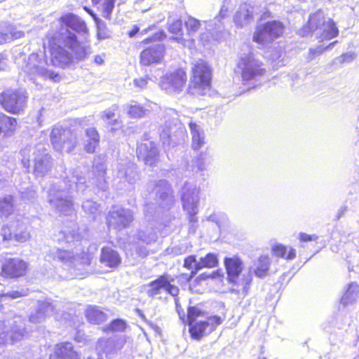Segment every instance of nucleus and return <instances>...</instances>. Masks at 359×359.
<instances>
[{
	"instance_id": "f257e3e1",
	"label": "nucleus",
	"mask_w": 359,
	"mask_h": 359,
	"mask_svg": "<svg viewBox=\"0 0 359 359\" xmlns=\"http://www.w3.org/2000/svg\"><path fill=\"white\" fill-rule=\"evenodd\" d=\"M56 26L60 27L59 30L49 32L43 41L44 48L50 50L53 65L65 68L90 54V48L79 43L75 34L69 29L77 33L87 32L86 23L79 17L67 13L60 17Z\"/></svg>"
},
{
	"instance_id": "f03ea898",
	"label": "nucleus",
	"mask_w": 359,
	"mask_h": 359,
	"mask_svg": "<svg viewBox=\"0 0 359 359\" xmlns=\"http://www.w3.org/2000/svg\"><path fill=\"white\" fill-rule=\"evenodd\" d=\"M86 179L80 170H76L70 180L60 181L48 191V201L57 212L69 215L74 212L72 194L74 191H83L86 187Z\"/></svg>"
},
{
	"instance_id": "7ed1b4c3",
	"label": "nucleus",
	"mask_w": 359,
	"mask_h": 359,
	"mask_svg": "<svg viewBox=\"0 0 359 359\" xmlns=\"http://www.w3.org/2000/svg\"><path fill=\"white\" fill-rule=\"evenodd\" d=\"M15 62L27 79L34 83L40 79L53 82L61 80L60 75L50 69L44 53H33L29 55L20 53L15 57Z\"/></svg>"
},
{
	"instance_id": "20e7f679",
	"label": "nucleus",
	"mask_w": 359,
	"mask_h": 359,
	"mask_svg": "<svg viewBox=\"0 0 359 359\" xmlns=\"http://www.w3.org/2000/svg\"><path fill=\"white\" fill-rule=\"evenodd\" d=\"M316 32V36L320 41L332 39L339 34V30L334 22L326 17L322 10L310 15L307 24L299 30V34L307 36Z\"/></svg>"
},
{
	"instance_id": "39448f33",
	"label": "nucleus",
	"mask_w": 359,
	"mask_h": 359,
	"mask_svg": "<svg viewBox=\"0 0 359 359\" xmlns=\"http://www.w3.org/2000/svg\"><path fill=\"white\" fill-rule=\"evenodd\" d=\"M22 164L29 169L30 161L34 163L33 172L36 177H43L48 173L52 167L51 157L43 144L34 147H27L20 151Z\"/></svg>"
},
{
	"instance_id": "423d86ee",
	"label": "nucleus",
	"mask_w": 359,
	"mask_h": 359,
	"mask_svg": "<svg viewBox=\"0 0 359 359\" xmlns=\"http://www.w3.org/2000/svg\"><path fill=\"white\" fill-rule=\"evenodd\" d=\"M224 264L227 274V280L232 285L231 290L246 295L252 281V269H250L246 276L243 275L241 277L244 264L242 259L236 255L225 257Z\"/></svg>"
},
{
	"instance_id": "0eeeda50",
	"label": "nucleus",
	"mask_w": 359,
	"mask_h": 359,
	"mask_svg": "<svg viewBox=\"0 0 359 359\" xmlns=\"http://www.w3.org/2000/svg\"><path fill=\"white\" fill-rule=\"evenodd\" d=\"M237 67L241 71L243 82L244 83L250 82L252 87L255 86V83L259 81L266 73L262 62L250 51L240 55Z\"/></svg>"
},
{
	"instance_id": "6e6552de",
	"label": "nucleus",
	"mask_w": 359,
	"mask_h": 359,
	"mask_svg": "<svg viewBox=\"0 0 359 359\" xmlns=\"http://www.w3.org/2000/svg\"><path fill=\"white\" fill-rule=\"evenodd\" d=\"M211 82V69L203 60L196 62L192 68V76L189 84V93L201 96L210 90Z\"/></svg>"
},
{
	"instance_id": "1a4fd4ad",
	"label": "nucleus",
	"mask_w": 359,
	"mask_h": 359,
	"mask_svg": "<svg viewBox=\"0 0 359 359\" xmlns=\"http://www.w3.org/2000/svg\"><path fill=\"white\" fill-rule=\"evenodd\" d=\"M26 332L24 320L20 317L0 320V345L18 342L23 339Z\"/></svg>"
},
{
	"instance_id": "9d476101",
	"label": "nucleus",
	"mask_w": 359,
	"mask_h": 359,
	"mask_svg": "<svg viewBox=\"0 0 359 359\" xmlns=\"http://www.w3.org/2000/svg\"><path fill=\"white\" fill-rule=\"evenodd\" d=\"M53 148L60 152L70 153L78 143L76 133L60 126H55L50 135Z\"/></svg>"
},
{
	"instance_id": "9b49d317",
	"label": "nucleus",
	"mask_w": 359,
	"mask_h": 359,
	"mask_svg": "<svg viewBox=\"0 0 359 359\" xmlns=\"http://www.w3.org/2000/svg\"><path fill=\"white\" fill-rule=\"evenodd\" d=\"M27 93L22 89H9L1 94L0 102L4 109L12 114H19L27 107Z\"/></svg>"
},
{
	"instance_id": "f8f14e48",
	"label": "nucleus",
	"mask_w": 359,
	"mask_h": 359,
	"mask_svg": "<svg viewBox=\"0 0 359 359\" xmlns=\"http://www.w3.org/2000/svg\"><path fill=\"white\" fill-rule=\"evenodd\" d=\"M283 24L278 20H273L257 26L252 39L259 44L271 43L283 32Z\"/></svg>"
},
{
	"instance_id": "ddd939ff",
	"label": "nucleus",
	"mask_w": 359,
	"mask_h": 359,
	"mask_svg": "<svg viewBox=\"0 0 359 359\" xmlns=\"http://www.w3.org/2000/svg\"><path fill=\"white\" fill-rule=\"evenodd\" d=\"M200 189L191 183L186 182L182 187L181 198L184 210L189 215L191 222H196Z\"/></svg>"
},
{
	"instance_id": "4468645a",
	"label": "nucleus",
	"mask_w": 359,
	"mask_h": 359,
	"mask_svg": "<svg viewBox=\"0 0 359 359\" xmlns=\"http://www.w3.org/2000/svg\"><path fill=\"white\" fill-rule=\"evenodd\" d=\"M139 180V174L135 163L129 161L119 162L116 168L114 181L120 189H129Z\"/></svg>"
},
{
	"instance_id": "2eb2a0df",
	"label": "nucleus",
	"mask_w": 359,
	"mask_h": 359,
	"mask_svg": "<svg viewBox=\"0 0 359 359\" xmlns=\"http://www.w3.org/2000/svg\"><path fill=\"white\" fill-rule=\"evenodd\" d=\"M187 83V74L182 69L168 72L160 81L162 90L170 94H179L184 90Z\"/></svg>"
},
{
	"instance_id": "dca6fc26",
	"label": "nucleus",
	"mask_w": 359,
	"mask_h": 359,
	"mask_svg": "<svg viewBox=\"0 0 359 359\" xmlns=\"http://www.w3.org/2000/svg\"><path fill=\"white\" fill-rule=\"evenodd\" d=\"M48 260L53 259L60 262L69 266H76V264H89L90 258L88 254L83 252L80 255H73L68 250H62L57 248H53L49 250L46 255Z\"/></svg>"
},
{
	"instance_id": "f3484780",
	"label": "nucleus",
	"mask_w": 359,
	"mask_h": 359,
	"mask_svg": "<svg viewBox=\"0 0 359 359\" xmlns=\"http://www.w3.org/2000/svg\"><path fill=\"white\" fill-rule=\"evenodd\" d=\"M1 235L3 241L14 238L15 241L20 243H24L30 238L27 223L18 219L12 221L9 224L4 226L1 229Z\"/></svg>"
},
{
	"instance_id": "a211bd4d",
	"label": "nucleus",
	"mask_w": 359,
	"mask_h": 359,
	"mask_svg": "<svg viewBox=\"0 0 359 359\" xmlns=\"http://www.w3.org/2000/svg\"><path fill=\"white\" fill-rule=\"evenodd\" d=\"M133 221L132 211L124 208L112 210L107 217L108 227L118 231L127 228Z\"/></svg>"
},
{
	"instance_id": "6ab92c4d",
	"label": "nucleus",
	"mask_w": 359,
	"mask_h": 359,
	"mask_svg": "<svg viewBox=\"0 0 359 359\" xmlns=\"http://www.w3.org/2000/svg\"><path fill=\"white\" fill-rule=\"evenodd\" d=\"M172 281H173V280H170L168 276H161L157 279L148 284V289L147 290V295L149 297L154 298L163 290L170 295L176 297L179 293V288L172 284Z\"/></svg>"
},
{
	"instance_id": "aec40b11",
	"label": "nucleus",
	"mask_w": 359,
	"mask_h": 359,
	"mask_svg": "<svg viewBox=\"0 0 359 359\" xmlns=\"http://www.w3.org/2000/svg\"><path fill=\"white\" fill-rule=\"evenodd\" d=\"M219 316H211L206 320L193 322L189 324V332L193 339H200L204 335L211 333L215 328L222 323Z\"/></svg>"
},
{
	"instance_id": "412c9836",
	"label": "nucleus",
	"mask_w": 359,
	"mask_h": 359,
	"mask_svg": "<svg viewBox=\"0 0 359 359\" xmlns=\"http://www.w3.org/2000/svg\"><path fill=\"white\" fill-rule=\"evenodd\" d=\"M158 149L154 142L148 141L140 144L137 148V156L145 164L152 165L158 159Z\"/></svg>"
},
{
	"instance_id": "4be33fe9",
	"label": "nucleus",
	"mask_w": 359,
	"mask_h": 359,
	"mask_svg": "<svg viewBox=\"0 0 359 359\" xmlns=\"http://www.w3.org/2000/svg\"><path fill=\"white\" fill-rule=\"evenodd\" d=\"M164 50V46L161 43L144 50L140 54V63L142 65L149 66L153 63L161 62L163 57Z\"/></svg>"
},
{
	"instance_id": "5701e85b",
	"label": "nucleus",
	"mask_w": 359,
	"mask_h": 359,
	"mask_svg": "<svg viewBox=\"0 0 359 359\" xmlns=\"http://www.w3.org/2000/svg\"><path fill=\"white\" fill-rule=\"evenodd\" d=\"M26 269L27 264L24 261L11 259L2 266L1 273L6 277L18 278L25 275Z\"/></svg>"
},
{
	"instance_id": "b1692460",
	"label": "nucleus",
	"mask_w": 359,
	"mask_h": 359,
	"mask_svg": "<svg viewBox=\"0 0 359 359\" xmlns=\"http://www.w3.org/2000/svg\"><path fill=\"white\" fill-rule=\"evenodd\" d=\"M227 13V8L223 6L220 9L219 15L215 17L213 20L207 22L206 29L215 40H219L224 32L223 20L226 17Z\"/></svg>"
},
{
	"instance_id": "393cba45",
	"label": "nucleus",
	"mask_w": 359,
	"mask_h": 359,
	"mask_svg": "<svg viewBox=\"0 0 359 359\" xmlns=\"http://www.w3.org/2000/svg\"><path fill=\"white\" fill-rule=\"evenodd\" d=\"M106 165L104 160L98 156L95 158L92 168V184H95L99 189L105 190L106 184Z\"/></svg>"
},
{
	"instance_id": "a878e982",
	"label": "nucleus",
	"mask_w": 359,
	"mask_h": 359,
	"mask_svg": "<svg viewBox=\"0 0 359 359\" xmlns=\"http://www.w3.org/2000/svg\"><path fill=\"white\" fill-rule=\"evenodd\" d=\"M149 188H151L152 192L162 201L167 203L172 201L171 187L166 180H161L151 182L149 184Z\"/></svg>"
},
{
	"instance_id": "bb28decb",
	"label": "nucleus",
	"mask_w": 359,
	"mask_h": 359,
	"mask_svg": "<svg viewBox=\"0 0 359 359\" xmlns=\"http://www.w3.org/2000/svg\"><path fill=\"white\" fill-rule=\"evenodd\" d=\"M180 124L177 118H173L169 124H168L167 122L165 123L164 128L160 133L161 140L163 145L168 147H174L176 145L177 138L174 132L172 133V130H173L174 128H179L177 126Z\"/></svg>"
},
{
	"instance_id": "cd10ccee",
	"label": "nucleus",
	"mask_w": 359,
	"mask_h": 359,
	"mask_svg": "<svg viewBox=\"0 0 359 359\" xmlns=\"http://www.w3.org/2000/svg\"><path fill=\"white\" fill-rule=\"evenodd\" d=\"M50 359H80L79 355L73 349L71 343H61L55 348L54 353L50 355Z\"/></svg>"
},
{
	"instance_id": "c85d7f7f",
	"label": "nucleus",
	"mask_w": 359,
	"mask_h": 359,
	"mask_svg": "<svg viewBox=\"0 0 359 359\" xmlns=\"http://www.w3.org/2000/svg\"><path fill=\"white\" fill-rule=\"evenodd\" d=\"M252 20V8L247 4L241 5L233 18L235 25L238 27H243L251 23Z\"/></svg>"
},
{
	"instance_id": "c756f323",
	"label": "nucleus",
	"mask_w": 359,
	"mask_h": 359,
	"mask_svg": "<svg viewBox=\"0 0 359 359\" xmlns=\"http://www.w3.org/2000/svg\"><path fill=\"white\" fill-rule=\"evenodd\" d=\"M54 313V306L48 302H39L38 307L34 313L29 316V321L33 323H39L45 318Z\"/></svg>"
},
{
	"instance_id": "7c9ffc66",
	"label": "nucleus",
	"mask_w": 359,
	"mask_h": 359,
	"mask_svg": "<svg viewBox=\"0 0 359 359\" xmlns=\"http://www.w3.org/2000/svg\"><path fill=\"white\" fill-rule=\"evenodd\" d=\"M100 262L110 268H115L121 263V257L118 252L109 247L102 249Z\"/></svg>"
},
{
	"instance_id": "2f4dec72",
	"label": "nucleus",
	"mask_w": 359,
	"mask_h": 359,
	"mask_svg": "<svg viewBox=\"0 0 359 359\" xmlns=\"http://www.w3.org/2000/svg\"><path fill=\"white\" fill-rule=\"evenodd\" d=\"M15 203L11 195L0 197V217L7 219L15 212Z\"/></svg>"
},
{
	"instance_id": "473e14b6",
	"label": "nucleus",
	"mask_w": 359,
	"mask_h": 359,
	"mask_svg": "<svg viewBox=\"0 0 359 359\" xmlns=\"http://www.w3.org/2000/svg\"><path fill=\"white\" fill-rule=\"evenodd\" d=\"M127 114L132 118H142L145 117L149 113V109L144 107L136 101H131L126 105Z\"/></svg>"
},
{
	"instance_id": "72a5a7b5",
	"label": "nucleus",
	"mask_w": 359,
	"mask_h": 359,
	"mask_svg": "<svg viewBox=\"0 0 359 359\" xmlns=\"http://www.w3.org/2000/svg\"><path fill=\"white\" fill-rule=\"evenodd\" d=\"M189 128L192 135V147L194 149L201 148L205 143V135L203 130L200 126L195 123L190 122Z\"/></svg>"
},
{
	"instance_id": "f704fd0d",
	"label": "nucleus",
	"mask_w": 359,
	"mask_h": 359,
	"mask_svg": "<svg viewBox=\"0 0 359 359\" xmlns=\"http://www.w3.org/2000/svg\"><path fill=\"white\" fill-rule=\"evenodd\" d=\"M271 265V259L268 255H261L255 262L253 271L259 278L265 277L269 271Z\"/></svg>"
},
{
	"instance_id": "c9c22d12",
	"label": "nucleus",
	"mask_w": 359,
	"mask_h": 359,
	"mask_svg": "<svg viewBox=\"0 0 359 359\" xmlns=\"http://www.w3.org/2000/svg\"><path fill=\"white\" fill-rule=\"evenodd\" d=\"M86 316L92 324H101L107 320V315L97 306H89L86 309Z\"/></svg>"
},
{
	"instance_id": "e433bc0d",
	"label": "nucleus",
	"mask_w": 359,
	"mask_h": 359,
	"mask_svg": "<svg viewBox=\"0 0 359 359\" xmlns=\"http://www.w3.org/2000/svg\"><path fill=\"white\" fill-rule=\"evenodd\" d=\"M212 158L207 152H201L191 161L193 170L203 171L208 169Z\"/></svg>"
},
{
	"instance_id": "4c0bfd02",
	"label": "nucleus",
	"mask_w": 359,
	"mask_h": 359,
	"mask_svg": "<svg viewBox=\"0 0 359 359\" xmlns=\"http://www.w3.org/2000/svg\"><path fill=\"white\" fill-rule=\"evenodd\" d=\"M272 252L276 256L287 260L294 259L296 257V250L282 244H276L272 247Z\"/></svg>"
},
{
	"instance_id": "58836bf2",
	"label": "nucleus",
	"mask_w": 359,
	"mask_h": 359,
	"mask_svg": "<svg viewBox=\"0 0 359 359\" xmlns=\"http://www.w3.org/2000/svg\"><path fill=\"white\" fill-rule=\"evenodd\" d=\"M359 295V285L356 283H352L348 285L344 294L341 299V303L347 306L355 303Z\"/></svg>"
},
{
	"instance_id": "ea45409f",
	"label": "nucleus",
	"mask_w": 359,
	"mask_h": 359,
	"mask_svg": "<svg viewBox=\"0 0 359 359\" xmlns=\"http://www.w3.org/2000/svg\"><path fill=\"white\" fill-rule=\"evenodd\" d=\"M93 5L102 13V16L109 19L114 8L115 0H92Z\"/></svg>"
},
{
	"instance_id": "a19ab883",
	"label": "nucleus",
	"mask_w": 359,
	"mask_h": 359,
	"mask_svg": "<svg viewBox=\"0 0 359 359\" xmlns=\"http://www.w3.org/2000/svg\"><path fill=\"white\" fill-rule=\"evenodd\" d=\"M137 238L144 243L150 244L157 239L156 233L151 226L142 227L137 233Z\"/></svg>"
},
{
	"instance_id": "79ce46f5",
	"label": "nucleus",
	"mask_w": 359,
	"mask_h": 359,
	"mask_svg": "<svg viewBox=\"0 0 359 359\" xmlns=\"http://www.w3.org/2000/svg\"><path fill=\"white\" fill-rule=\"evenodd\" d=\"M86 134L88 142L85 145V149L88 153H93L100 140L98 133L95 128H90L86 130Z\"/></svg>"
},
{
	"instance_id": "37998d69",
	"label": "nucleus",
	"mask_w": 359,
	"mask_h": 359,
	"mask_svg": "<svg viewBox=\"0 0 359 359\" xmlns=\"http://www.w3.org/2000/svg\"><path fill=\"white\" fill-rule=\"evenodd\" d=\"M218 262L217 256L212 253L208 254L205 257L201 258L197 264H195L196 271L203 267L212 268L217 266Z\"/></svg>"
},
{
	"instance_id": "c03bdc74",
	"label": "nucleus",
	"mask_w": 359,
	"mask_h": 359,
	"mask_svg": "<svg viewBox=\"0 0 359 359\" xmlns=\"http://www.w3.org/2000/svg\"><path fill=\"white\" fill-rule=\"evenodd\" d=\"M120 348L121 346L118 347L116 345L115 341L113 339H100L97 345V349L103 351L107 355L111 354L114 350Z\"/></svg>"
},
{
	"instance_id": "a18cd8bd",
	"label": "nucleus",
	"mask_w": 359,
	"mask_h": 359,
	"mask_svg": "<svg viewBox=\"0 0 359 359\" xmlns=\"http://www.w3.org/2000/svg\"><path fill=\"white\" fill-rule=\"evenodd\" d=\"M64 240L66 243H74L80 241L81 236L78 233V226L76 224H72L71 229H65L62 231Z\"/></svg>"
},
{
	"instance_id": "49530a36",
	"label": "nucleus",
	"mask_w": 359,
	"mask_h": 359,
	"mask_svg": "<svg viewBox=\"0 0 359 359\" xmlns=\"http://www.w3.org/2000/svg\"><path fill=\"white\" fill-rule=\"evenodd\" d=\"M168 30L170 33L175 35L174 39L178 43L183 42L182 22L180 20H175L169 23Z\"/></svg>"
},
{
	"instance_id": "de8ad7c7",
	"label": "nucleus",
	"mask_w": 359,
	"mask_h": 359,
	"mask_svg": "<svg viewBox=\"0 0 359 359\" xmlns=\"http://www.w3.org/2000/svg\"><path fill=\"white\" fill-rule=\"evenodd\" d=\"M185 25L189 35H194L201 27V22L197 19L189 17L185 21Z\"/></svg>"
},
{
	"instance_id": "09e8293b",
	"label": "nucleus",
	"mask_w": 359,
	"mask_h": 359,
	"mask_svg": "<svg viewBox=\"0 0 359 359\" xmlns=\"http://www.w3.org/2000/svg\"><path fill=\"white\" fill-rule=\"evenodd\" d=\"M99 205L93 201L86 200L83 203L82 208L88 215H95L98 212Z\"/></svg>"
},
{
	"instance_id": "8fccbe9b",
	"label": "nucleus",
	"mask_w": 359,
	"mask_h": 359,
	"mask_svg": "<svg viewBox=\"0 0 359 359\" xmlns=\"http://www.w3.org/2000/svg\"><path fill=\"white\" fill-rule=\"evenodd\" d=\"M337 43V41L332 42L325 48H323L322 46H319L316 48H310L309 55V60H313L316 56L322 54L325 50L331 49Z\"/></svg>"
},
{
	"instance_id": "3c124183",
	"label": "nucleus",
	"mask_w": 359,
	"mask_h": 359,
	"mask_svg": "<svg viewBox=\"0 0 359 359\" xmlns=\"http://www.w3.org/2000/svg\"><path fill=\"white\" fill-rule=\"evenodd\" d=\"M126 328V323L122 319L113 320L108 329L113 332H123Z\"/></svg>"
},
{
	"instance_id": "603ef678",
	"label": "nucleus",
	"mask_w": 359,
	"mask_h": 359,
	"mask_svg": "<svg viewBox=\"0 0 359 359\" xmlns=\"http://www.w3.org/2000/svg\"><path fill=\"white\" fill-rule=\"evenodd\" d=\"M95 20L97 25V35L99 38H107L108 34L107 32V27L105 22L97 18H95Z\"/></svg>"
},
{
	"instance_id": "864d4df0",
	"label": "nucleus",
	"mask_w": 359,
	"mask_h": 359,
	"mask_svg": "<svg viewBox=\"0 0 359 359\" xmlns=\"http://www.w3.org/2000/svg\"><path fill=\"white\" fill-rule=\"evenodd\" d=\"M203 316V312L195 306H191L188 309V322L190 323L196 322V318Z\"/></svg>"
},
{
	"instance_id": "5fc2aeb1",
	"label": "nucleus",
	"mask_w": 359,
	"mask_h": 359,
	"mask_svg": "<svg viewBox=\"0 0 359 359\" xmlns=\"http://www.w3.org/2000/svg\"><path fill=\"white\" fill-rule=\"evenodd\" d=\"M356 57V54L353 52H348L342 54L339 57L335 58V61L343 64L344 62H351Z\"/></svg>"
},
{
	"instance_id": "6e6d98bb",
	"label": "nucleus",
	"mask_w": 359,
	"mask_h": 359,
	"mask_svg": "<svg viewBox=\"0 0 359 359\" xmlns=\"http://www.w3.org/2000/svg\"><path fill=\"white\" fill-rule=\"evenodd\" d=\"M27 294L26 291L21 290V291H11L7 293H3L0 294V297L1 299L3 298H10V299H17L22 296H25Z\"/></svg>"
},
{
	"instance_id": "4d7b16f0",
	"label": "nucleus",
	"mask_w": 359,
	"mask_h": 359,
	"mask_svg": "<svg viewBox=\"0 0 359 359\" xmlns=\"http://www.w3.org/2000/svg\"><path fill=\"white\" fill-rule=\"evenodd\" d=\"M118 109L116 104L113 105L111 108L106 109L102 114V118L104 120H110L115 116V111Z\"/></svg>"
},
{
	"instance_id": "13d9d810",
	"label": "nucleus",
	"mask_w": 359,
	"mask_h": 359,
	"mask_svg": "<svg viewBox=\"0 0 359 359\" xmlns=\"http://www.w3.org/2000/svg\"><path fill=\"white\" fill-rule=\"evenodd\" d=\"M195 256H189L184 259V266L188 269H194V273L196 271V266L195 264H197ZM194 273V271H192Z\"/></svg>"
},
{
	"instance_id": "bf43d9fd",
	"label": "nucleus",
	"mask_w": 359,
	"mask_h": 359,
	"mask_svg": "<svg viewBox=\"0 0 359 359\" xmlns=\"http://www.w3.org/2000/svg\"><path fill=\"white\" fill-rule=\"evenodd\" d=\"M149 78L147 76L140 77L137 79H135L133 80V84L136 88L140 89H144L147 87L148 84Z\"/></svg>"
},
{
	"instance_id": "052dcab7",
	"label": "nucleus",
	"mask_w": 359,
	"mask_h": 359,
	"mask_svg": "<svg viewBox=\"0 0 359 359\" xmlns=\"http://www.w3.org/2000/svg\"><path fill=\"white\" fill-rule=\"evenodd\" d=\"M299 240L302 242H309L312 241H316L318 239V236L316 235H309L305 233H299Z\"/></svg>"
},
{
	"instance_id": "680f3d73",
	"label": "nucleus",
	"mask_w": 359,
	"mask_h": 359,
	"mask_svg": "<svg viewBox=\"0 0 359 359\" xmlns=\"http://www.w3.org/2000/svg\"><path fill=\"white\" fill-rule=\"evenodd\" d=\"M10 36V40L12 39H20L24 36V33L21 31H15L13 27H11L10 32L8 33Z\"/></svg>"
},
{
	"instance_id": "e2e57ef3",
	"label": "nucleus",
	"mask_w": 359,
	"mask_h": 359,
	"mask_svg": "<svg viewBox=\"0 0 359 359\" xmlns=\"http://www.w3.org/2000/svg\"><path fill=\"white\" fill-rule=\"evenodd\" d=\"M8 67V60L4 55L0 54V71L6 70Z\"/></svg>"
},
{
	"instance_id": "0e129e2a",
	"label": "nucleus",
	"mask_w": 359,
	"mask_h": 359,
	"mask_svg": "<svg viewBox=\"0 0 359 359\" xmlns=\"http://www.w3.org/2000/svg\"><path fill=\"white\" fill-rule=\"evenodd\" d=\"M22 197L27 200H32L36 197V192L34 190H30L29 192H23Z\"/></svg>"
},
{
	"instance_id": "69168bd1",
	"label": "nucleus",
	"mask_w": 359,
	"mask_h": 359,
	"mask_svg": "<svg viewBox=\"0 0 359 359\" xmlns=\"http://www.w3.org/2000/svg\"><path fill=\"white\" fill-rule=\"evenodd\" d=\"M93 61L97 65H103L104 62V55H95Z\"/></svg>"
},
{
	"instance_id": "338daca9",
	"label": "nucleus",
	"mask_w": 359,
	"mask_h": 359,
	"mask_svg": "<svg viewBox=\"0 0 359 359\" xmlns=\"http://www.w3.org/2000/svg\"><path fill=\"white\" fill-rule=\"evenodd\" d=\"M10 41V36L8 33L0 32V44Z\"/></svg>"
},
{
	"instance_id": "774afa93",
	"label": "nucleus",
	"mask_w": 359,
	"mask_h": 359,
	"mask_svg": "<svg viewBox=\"0 0 359 359\" xmlns=\"http://www.w3.org/2000/svg\"><path fill=\"white\" fill-rule=\"evenodd\" d=\"M137 253L139 255V256L140 257H146L147 255H148V251L147 250V249L145 248H140V249H137Z\"/></svg>"
}]
</instances>
